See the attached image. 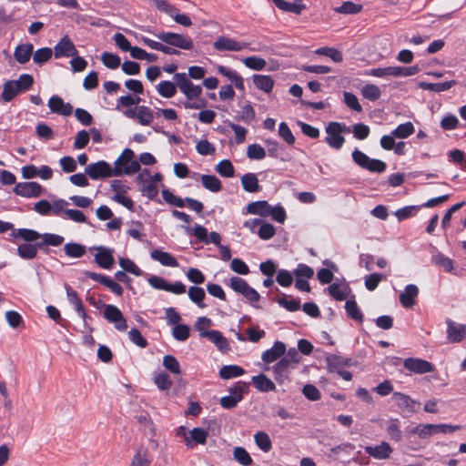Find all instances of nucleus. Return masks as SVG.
<instances>
[{
	"mask_svg": "<svg viewBox=\"0 0 466 466\" xmlns=\"http://www.w3.org/2000/svg\"><path fill=\"white\" fill-rule=\"evenodd\" d=\"M157 39L161 42L154 41L146 36L141 37V41L149 48L160 51L166 55H179L180 51L177 48L183 50H192L194 43L190 36L173 32H159L155 34Z\"/></svg>",
	"mask_w": 466,
	"mask_h": 466,
	"instance_id": "f257e3e1",
	"label": "nucleus"
},
{
	"mask_svg": "<svg viewBox=\"0 0 466 466\" xmlns=\"http://www.w3.org/2000/svg\"><path fill=\"white\" fill-rule=\"evenodd\" d=\"M420 72V67L417 65L405 67V66H388L378 67L370 69L369 75L376 77H383L386 76H414Z\"/></svg>",
	"mask_w": 466,
	"mask_h": 466,
	"instance_id": "f03ea898",
	"label": "nucleus"
},
{
	"mask_svg": "<svg viewBox=\"0 0 466 466\" xmlns=\"http://www.w3.org/2000/svg\"><path fill=\"white\" fill-rule=\"evenodd\" d=\"M229 286L235 292L241 294L251 303L258 302L260 299L258 292L239 277H232L229 280Z\"/></svg>",
	"mask_w": 466,
	"mask_h": 466,
	"instance_id": "7ed1b4c3",
	"label": "nucleus"
},
{
	"mask_svg": "<svg viewBox=\"0 0 466 466\" xmlns=\"http://www.w3.org/2000/svg\"><path fill=\"white\" fill-rule=\"evenodd\" d=\"M327 137L325 142L334 149H340L345 143V137L340 134V123L329 122L326 128Z\"/></svg>",
	"mask_w": 466,
	"mask_h": 466,
	"instance_id": "20e7f679",
	"label": "nucleus"
},
{
	"mask_svg": "<svg viewBox=\"0 0 466 466\" xmlns=\"http://www.w3.org/2000/svg\"><path fill=\"white\" fill-rule=\"evenodd\" d=\"M104 308L103 317L113 323L117 330L124 331L127 329V319L116 306L109 304Z\"/></svg>",
	"mask_w": 466,
	"mask_h": 466,
	"instance_id": "39448f33",
	"label": "nucleus"
},
{
	"mask_svg": "<svg viewBox=\"0 0 466 466\" xmlns=\"http://www.w3.org/2000/svg\"><path fill=\"white\" fill-rule=\"evenodd\" d=\"M85 171L94 180L115 176L111 166L104 160L88 165Z\"/></svg>",
	"mask_w": 466,
	"mask_h": 466,
	"instance_id": "423d86ee",
	"label": "nucleus"
},
{
	"mask_svg": "<svg viewBox=\"0 0 466 466\" xmlns=\"http://www.w3.org/2000/svg\"><path fill=\"white\" fill-rule=\"evenodd\" d=\"M403 367L410 372L424 374L432 372L435 367L430 361L418 358H408L403 362Z\"/></svg>",
	"mask_w": 466,
	"mask_h": 466,
	"instance_id": "0eeeda50",
	"label": "nucleus"
},
{
	"mask_svg": "<svg viewBox=\"0 0 466 466\" xmlns=\"http://www.w3.org/2000/svg\"><path fill=\"white\" fill-rule=\"evenodd\" d=\"M13 191L24 198H37L42 195L43 187L37 182H20L15 186Z\"/></svg>",
	"mask_w": 466,
	"mask_h": 466,
	"instance_id": "6e6552de",
	"label": "nucleus"
},
{
	"mask_svg": "<svg viewBox=\"0 0 466 466\" xmlns=\"http://www.w3.org/2000/svg\"><path fill=\"white\" fill-rule=\"evenodd\" d=\"M77 54L78 51L68 35L63 36L54 47V55L56 58L62 56H75Z\"/></svg>",
	"mask_w": 466,
	"mask_h": 466,
	"instance_id": "1a4fd4ad",
	"label": "nucleus"
},
{
	"mask_svg": "<svg viewBox=\"0 0 466 466\" xmlns=\"http://www.w3.org/2000/svg\"><path fill=\"white\" fill-rule=\"evenodd\" d=\"M447 324V339L451 343H459L463 340L466 336V326L456 323L451 319H446Z\"/></svg>",
	"mask_w": 466,
	"mask_h": 466,
	"instance_id": "9d476101",
	"label": "nucleus"
},
{
	"mask_svg": "<svg viewBox=\"0 0 466 466\" xmlns=\"http://www.w3.org/2000/svg\"><path fill=\"white\" fill-rule=\"evenodd\" d=\"M248 46L246 42H238L227 36H219L213 46L218 51H240Z\"/></svg>",
	"mask_w": 466,
	"mask_h": 466,
	"instance_id": "9b49d317",
	"label": "nucleus"
},
{
	"mask_svg": "<svg viewBox=\"0 0 466 466\" xmlns=\"http://www.w3.org/2000/svg\"><path fill=\"white\" fill-rule=\"evenodd\" d=\"M192 234L204 244L213 243L218 247L221 245L220 235L216 231H212L208 235L207 228L201 225H196L192 229Z\"/></svg>",
	"mask_w": 466,
	"mask_h": 466,
	"instance_id": "f8f14e48",
	"label": "nucleus"
},
{
	"mask_svg": "<svg viewBox=\"0 0 466 466\" xmlns=\"http://www.w3.org/2000/svg\"><path fill=\"white\" fill-rule=\"evenodd\" d=\"M96 249L97 252L95 254V262L102 268H111L115 262L114 250L104 246H99Z\"/></svg>",
	"mask_w": 466,
	"mask_h": 466,
	"instance_id": "ddd939ff",
	"label": "nucleus"
},
{
	"mask_svg": "<svg viewBox=\"0 0 466 466\" xmlns=\"http://www.w3.org/2000/svg\"><path fill=\"white\" fill-rule=\"evenodd\" d=\"M48 107L53 113L68 116L73 112V106L69 103H65L58 96H53L48 100Z\"/></svg>",
	"mask_w": 466,
	"mask_h": 466,
	"instance_id": "4468645a",
	"label": "nucleus"
},
{
	"mask_svg": "<svg viewBox=\"0 0 466 466\" xmlns=\"http://www.w3.org/2000/svg\"><path fill=\"white\" fill-rule=\"evenodd\" d=\"M199 336L201 338H206L209 341L213 342L221 351L229 350V344L228 339L218 330L202 331Z\"/></svg>",
	"mask_w": 466,
	"mask_h": 466,
	"instance_id": "2eb2a0df",
	"label": "nucleus"
},
{
	"mask_svg": "<svg viewBox=\"0 0 466 466\" xmlns=\"http://www.w3.org/2000/svg\"><path fill=\"white\" fill-rule=\"evenodd\" d=\"M365 452L374 459L384 460L388 459L392 452V448L388 442H381L376 446H366Z\"/></svg>",
	"mask_w": 466,
	"mask_h": 466,
	"instance_id": "dca6fc26",
	"label": "nucleus"
},
{
	"mask_svg": "<svg viewBox=\"0 0 466 466\" xmlns=\"http://www.w3.org/2000/svg\"><path fill=\"white\" fill-rule=\"evenodd\" d=\"M217 70L221 76L232 82L237 89L244 91V79L235 70L221 65L218 66Z\"/></svg>",
	"mask_w": 466,
	"mask_h": 466,
	"instance_id": "f3484780",
	"label": "nucleus"
},
{
	"mask_svg": "<svg viewBox=\"0 0 466 466\" xmlns=\"http://www.w3.org/2000/svg\"><path fill=\"white\" fill-rule=\"evenodd\" d=\"M149 175H150V172L148 171V169L145 168L142 170L141 173H139L137 179L138 183L143 184L141 191L144 192L145 195L149 199H155L158 194L157 187L153 182H148L144 178L145 176L148 177Z\"/></svg>",
	"mask_w": 466,
	"mask_h": 466,
	"instance_id": "a211bd4d",
	"label": "nucleus"
},
{
	"mask_svg": "<svg viewBox=\"0 0 466 466\" xmlns=\"http://www.w3.org/2000/svg\"><path fill=\"white\" fill-rule=\"evenodd\" d=\"M285 352L286 345L281 341H275L271 349L263 352L261 359L266 363H271L283 356Z\"/></svg>",
	"mask_w": 466,
	"mask_h": 466,
	"instance_id": "6ab92c4d",
	"label": "nucleus"
},
{
	"mask_svg": "<svg viewBox=\"0 0 466 466\" xmlns=\"http://www.w3.org/2000/svg\"><path fill=\"white\" fill-rule=\"evenodd\" d=\"M272 1L279 9L284 12L293 13L296 15L301 14V12L306 8V5L302 3L301 0H295L292 3L287 2L285 0Z\"/></svg>",
	"mask_w": 466,
	"mask_h": 466,
	"instance_id": "aec40b11",
	"label": "nucleus"
},
{
	"mask_svg": "<svg viewBox=\"0 0 466 466\" xmlns=\"http://www.w3.org/2000/svg\"><path fill=\"white\" fill-rule=\"evenodd\" d=\"M419 294L416 285L410 284L405 287L404 291L400 295V302L405 308H410L415 304V299Z\"/></svg>",
	"mask_w": 466,
	"mask_h": 466,
	"instance_id": "412c9836",
	"label": "nucleus"
},
{
	"mask_svg": "<svg viewBox=\"0 0 466 466\" xmlns=\"http://www.w3.org/2000/svg\"><path fill=\"white\" fill-rule=\"evenodd\" d=\"M392 400L396 402L400 409H405L410 412L415 411V407L419 404L416 400H412L410 396L401 393L394 392L392 394Z\"/></svg>",
	"mask_w": 466,
	"mask_h": 466,
	"instance_id": "4be33fe9",
	"label": "nucleus"
},
{
	"mask_svg": "<svg viewBox=\"0 0 466 466\" xmlns=\"http://www.w3.org/2000/svg\"><path fill=\"white\" fill-rule=\"evenodd\" d=\"M34 46L30 43L18 45L14 52V56L19 64H25L33 56Z\"/></svg>",
	"mask_w": 466,
	"mask_h": 466,
	"instance_id": "5701e85b",
	"label": "nucleus"
},
{
	"mask_svg": "<svg viewBox=\"0 0 466 466\" xmlns=\"http://www.w3.org/2000/svg\"><path fill=\"white\" fill-rule=\"evenodd\" d=\"M133 157L134 152L130 148L124 149L122 154L115 161V167H113V172L115 176H122L123 167L127 166V164L133 159Z\"/></svg>",
	"mask_w": 466,
	"mask_h": 466,
	"instance_id": "b1692460",
	"label": "nucleus"
},
{
	"mask_svg": "<svg viewBox=\"0 0 466 466\" xmlns=\"http://www.w3.org/2000/svg\"><path fill=\"white\" fill-rule=\"evenodd\" d=\"M457 83L455 80L445 81L442 83H429V82L421 81V82H419L418 86L420 88H421L423 90H430V91H433L436 93H441V92L449 90L450 88L454 86Z\"/></svg>",
	"mask_w": 466,
	"mask_h": 466,
	"instance_id": "393cba45",
	"label": "nucleus"
},
{
	"mask_svg": "<svg viewBox=\"0 0 466 466\" xmlns=\"http://www.w3.org/2000/svg\"><path fill=\"white\" fill-rule=\"evenodd\" d=\"M151 258L154 260L158 261L163 266L172 268L178 266L177 260L171 254L159 249H154L151 252Z\"/></svg>",
	"mask_w": 466,
	"mask_h": 466,
	"instance_id": "a878e982",
	"label": "nucleus"
},
{
	"mask_svg": "<svg viewBox=\"0 0 466 466\" xmlns=\"http://www.w3.org/2000/svg\"><path fill=\"white\" fill-rule=\"evenodd\" d=\"M241 184L243 189L249 193L258 192L260 190L258 178L254 173H246L241 177Z\"/></svg>",
	"mask_w": 466,
	"mask_h": 466,
	"instance_id": "bb28decb",
	"label": "nucleus"
},
{
	"mask_svg": "<svg viewBox=\"0 0 466 466\" xmlns=\"http://www.w3.org/2000/svg\"><path fill=\"white\" fill-rule=\"evenodd\" d=\"M252 382L259 391L268 392L275 390L276 387L273 381L265 374H259L252 377Z\"/></svg>",
	"mask_w": 466,
	"mask_h": 466,
	"instance_id": "cd10ccee",
	"label": "nucleus"
},
{
	"mask_svg": "<svg viewBox=\"0 0 466 466\" xmlns=\"http://www.w3.org/2000/svg\"><path fill=\"white\" fill-rule=\"evenodd\" d=\"M329 294L336 300H344L348 294L350 292V288L348 285H340L338 283H331L328 287Z\"/></svg>",
	"mask_w": 466,
	"mask_h": 466,
	"instance_id": "c85d7f7f",
	"label": "nucleus"
},
{
	"mask_svg": "<svg viewBox=\"0 0 466 466\" xmlns=\"http://www.w3.org/2000/svg\"><path fill=\"white\" fill-rule=\"evenodd\" d=\"M253 83L258 89L263 90L266 93H270L274 86L272 77L266 75H254Z\"/></svg>",
	"mask_w": 466,
	"mask_h": 466,
	"instance_id": "c756f323",
	"label": "nucleus"
},
{
	"mask_svg": "<svg viewBox=\"0 0 466 466\" xmlns=\"http://www.w3.org/2000/svg\"><path fill=\"white\" fill-rule=\"evenodd\" d=\"M345 309L349 318L360 323H362L363 314L359 309L358 304L354 299V296H352L351 299H347L345 303Z\"/></svg>",
	"mask_w": 466,
	"mask_h": 466,
	"instance_id": "7c9ffc66",
	"label": "nucleus"
},
{
	"mask_svg": "<svg viewBox=\"0 0 466 466\" xmlns=\"http://www.w3.org/2000/svg\"><path fill=\"white\" fill-rule=\"evenodd\" d=\"M173 79L179 90L186 96H188L190 90L194 86L186 73H175Z\"/></svg>",
	"mask_w": 466,
	"mask_h": 466,
	"instance_id": "2f4dec72",
	"label": "nucleus"
},
{
	"mask_svg": "<svg viewBox=\"0 0 466 466\" xmlns=\"http://www.w3.org/2000/svg\"><path fill=\"white\" fill-rule=\"evenodd\" d=\"M269 206L266 200L251 202L247 206V213L267 217Z\"/></svg>",
	"mask_w": 466,
	"mask_h": 466,
	"instance_id": "473e14b6",
	"label": "nucleus"
},
{
	"mask_svg": "<svg viewBox=\"0 0 466 466\" xmlns=\"http://www.w3.org/2000/svg\"><path fill=\"white\" fill-rule=\"evenodd\" d=\"M208 431L202 428H194L190 431V437H186V445L192 447L191 441L197 444H205L208 438Z\"/></svg>",
	"mask_w": 466,
	"mask_h": 466,
	"instance_id": "72a5a7b5",
	"label": "nucleus"
},
{
	"mask_svg": "<svg viewBox=\"0 0 466 466\" xmlns=\"http://www.w3.org/2000/svg\"><path fill=\"white\" fill-rule=\"evenodd\" d=\"M244 373V369L238 365H225L219 370V376L224 380L237 378Z\"/></svg>",
	"mask_w": 466,
	"mask_h": 466,
	"instance_id": "f704fd0d",
	"label": "nucleus"
},
{
	"mask_svg": "<svg viewBox=\"0 0 466 466\" xmlns=\"http://www.w3.org/2000/svg\"><path fill=\"white\" fill-rule=\"evenodd\" d=\"M177 85L176 83L174 82H170V81H167V80H165V81H161L157 86V90L158 92V94L162 96V97H165V98H171L173 97L176 93H177Z\"/></svg>",
	"mask_w": 466,
	"mask_h": 466,
	"instance_id": "c9c22d12",
	"label": "nucleus"
},
{
	"mask_svg": "<svg viewBox=\"0 0 466 466\" xmlns=\"http://www.w3.org/2000/svg\"><path fill=\"white\" fill-rule=\"evenodd\" d=\"M151 461L147 449L139 448L133 456L130 466H149Z\"/></svg>",
	"mask_w": 466,
	"mask_h": 466,
	"instance_id": "e433bc0d",
	"label": "nucleus"
},
{
	"mask_svg": "<svg viewBox=\"0 0 466 466\" xmlns=\"http://www.w3.org/2000/svg\"><path fill=\"white\" fill-rule=\"evenodd\" d=\"M431 263L442 268L446 272L453 271V260L439 252L431 257Z\"/></svg>",
	"mask_w": 466,
	"mask_h": 466,
	"instance_id": "4c0bfd02",
	"label": "nucleus"
},
{
	"mask_svg": "<svg viewBox=\"0 0 466 466\" xmlns=\"http://www.w3.org/2000/svg\"><path fill=\"white\" fill-rule=\"evenodd\" d=\"M20 92L17 89V86L14 80L6 81L3 86V92L1 95L2 99L5 102L12 101Z\"/></svg>",
	"mask_w": 466,
	"mask_h": 466,
	"instance_id": "58836bf2",
	"label": "nucleus"
},
{
	"mask_svg": "<svg viewBox=\"0 0 466 466\" xmlns=\"http://www.w3.org/2000/svg\"><path fill=\"white\" fill-rule=\"evenodd\" d=\"M64 250L66 256L75 258L83 257L86 252V248L84 245L76 242L66 244Z\"/></svg>",
	"mask_w": 466,
	"mask_h": 466,
	"instance_id": "ea45409f",
	"label": "nucleus"
},
{
	"mask_svg": "<svg viewBox=\"0 0 466 466\" xmlns=\"http://www.w3.org/2000/svg\"><path fill=\"white\" fill-rule=\"evenodd\" d=\"M201 182L203 187L211 192H218L222 188L221 181L214 175H202Z\"/></svg>",
	"mask_w": 466,
	"mask_h": 466,
	"instance_id": "a19ab883",
	"label": "nucleus"
},
{
	"mask_svg": "<svg viewBox=\"0 0 466 466\" xmlns=\"http://www.w3.org/2000/svg\"><path fill=\"white\" fill-rule=\"evenodd\" d=\"M386 431L394 441H400L402 439L400 422L398 419H390L387 421Z\"/></svg>",
	"mask_w": 466,
	"mask_h": 466,
	"instance_id": "79ce46f5",
	"label": "nucleus"
},
{
	"mask_svg": "<svg viewBox=\"0 0 466 466\" xmlns=\"http://www.w3.org/2000/svg\"><path fill=\"white\" fill-rule=\"evenodd\" d=\"M12 237L21 238L25 241L32 242L37 240L38 238H41V234L34 229L19 228L17 230L13 231Z\"/></svg>",
	"mask_w": 466,
	"mask_h": 466,
	"instance_id": "37998d69",
	"label": "nucleus"
},
{
	"mask_svg": "<svg viewBox=\"0 0 466 466\" xmlns=\"http://www.w3.org/2000/svg\"><path fill=\"white\" fill-rule=\"evenodd\" d=\"M362 5L359 4H355L351 1L343 2L340 6L334 8V11L338 14L344 15H356L361 12Z\"/></svg>",
	"mask_w": 466,
	"mask_h": 466,
	"instance_id": "c03bdc74",
	"label": "nucleus"
},
{
	"mask_svg": "<svg viewBox=\"0 0 466 466\" xmlns=\"http://www.w3.org/2000/svg\"><path fill=\"white\" fill-rule=\"evenodd\" d=\"M187 294L190 300L196 303L199 308H204L206 306L203 303L206 293L202 288L196 286L190 287L188 289Z\"/></svg>",
	"mask_w": 466,
	"mask_h": 466,
	"instance_id": "a18cd8bd",
	"label": "nucleus"
},
{
	"mask_svg": "<svg viewBox=\"0 0 466 466\" xmlns=\"http://www.w3.org/2000/svg\"><path fill=\"white\" fill-rule=\"evenodd\" d=\"M414 126L411 122H406L399 125L391 134L397 138H407L414 133Z\"/></svg>",
	"mask_w": 466,
	"mask_h": 466,
	"instance_id": "49530a36",
	"label": "nucleus"
},
{
	"mask_svg": "<svg viewBox=\"0 0 466 466\" xmlns=\"http://www.w3.org/2000/svg\"><path fill=\"white\" fill-rule=\"evenodd\" d=\"M254 441L258 447L263 451L268 452L272 448L271 440L268 433L264 431H258L254 435Z\"/></svg>",
	"mask_w": 466,
	"mask_h": 466,
	"instance_id": "de8ad7c7",
	"label": "nucleus"
},
{
	"mask_svg": "<svg viewBox=\"0 0 466 466\" xmlns=\"http://www.w3.org/2000/svg\"><path fill=\"white\" fill-rule=\"evenodd\" d=\"M137 120L139 122V124L143 126L149 125L153 119V112L152 110L145 106H140L137 107Z\"/></svg>",
	"mask_w": 466,
	"mask_h": 466,
	"instance_id": "09e8293b",
	"label": "nucleus"
},
{
	"mask_svg": "<svg viewBox=\"0 0 466 466\" xmlns=\"http://www.w3.org/2000/svg\"><path fill=\"white\" fill-rule=\"evenodd\" d=\"M361 95L366 99L375 101L380 97L381 91L378 86L374 84H367L361 88Z\"/></svg>",
	"mask_w": 466,
	"mask_h": 466,
	"instance_id": "8fccbe9b",
	"label": "nucleus"
},
{
	"mask_svg": "<svg viewBox=\"0 0 466 466\" xmlns=\"http://www.w3.org/2000/svg\"><path fill=\"white\" fill-rule=\"evenodd\" d=\"M52 55H53V51L51 48L42 47V48L37 49L33 54V60L36 65L42 66L52 57Z\"/></svg>",
	"mask_w": 466,
	"mask_h": 466,
	"instance_id": "3c124183",
	"label": "nucleus"
},
{
	"mask_svg": "<svg viewBox=\"0 0 466 466\" xmlns=\"http://www.w3.org/2000/svg\"><path fill=\"white\" fill-rule=\"evenodd\" d=\"M234 459L244 466H250L253 462L249 453L243 447H236L233 451Z\"/></svg>",
	"mask_w": 466,
	"mask_h": 466,
	"instance_id": "603ef678",
	"label": "nucleus"
},
{
	"mask_svg": "<svg viewBox=\"0 0 466 466\" xmlns=\"http://www.w3.org/2000/svg\"><path fill=\"white\" fill-rule=\"evenodd\" d=\"M101 60L104 66L110 69H116L121 64L120 57L109 52H104L101 56Z\"/></svg>",
	"mask_w": 466,
	"mask_h": 466,
	"instance_id": "864d4df0",
	"label": "nucleus"
},
{
	"mask_svg": "<svg viewBox=\"0 0 466 466\" xmlns=\"http://www.w3.org/2000/svg\"><path fill=\"white\" fill-rule=\"evenodd\" d=\"M326 363L327 368L329 372H338L339 370H342V357L336 355V354H330L326 357Z\"/></svg>",
	"mask_w": 466,
	"mask_h": 466,
	"instance_id": "5fc2aeb1",
	"label": "nucleus"
},
{
	"mask_svg": "<svg viewBox=\"0 0 466 466\" xmlns=\"http://www.w3.org/2000/svg\"><path fill=\"white\" fill-rule=\"evenodd\" d=\"M276 234L275 227L268 222L262 220L259 228L258 230V235L261 239L268 240L272 238Z\"/></svg>",
	"mask_w": 466,
	"mask_h": 466,
	"instance_id": "6e6d98bb",
	"label": "nucleus"
},
{
	"mask_svg": "<svg viewBox=\"0 0 466 466\" xmlns=\"http://www.w3.org/2000/svg\"><path fill=\"white\" fill-rule=\"evenodd\" d=\"M216 171L224 177H232L234 176V167L228 159L221 160L217 165Z\"/></svg>",
	"mask_w": 466,
	"mask_h": 466,
	"instance_id": "4d7b16f0",
	"label": "nucleus"
},
{
	"mask_svg": "<svg viewBox=\"0 0 466 466\" xmlns=\"http://www.w3.org/2000/svg\"><path fill=\"white\" fill-rule=\"evenodd\" d=\"M315 53L317 55L326 56L336 63H339L343 59L341 52L332 47H320L317 49Z\"/></svg>",
	"mask_w": 466,
	"mask_h": 466,
	"instance_id": "13d9d810",
	"label": "nucleus"
},
{
	"mask_svg": "<svg viewBox=\"0 0 466 466\" xmlns=\"http://www.w3.org/2000/svg\"><path fill=\"white\" fill-rule=\"evenodd\" d=\"M189 327L186 324H177L172 329V336L178 341H185L189 337Z\"/></svg>",
	"mask_w": 466,
	"mask_h": 466,
	"instance_id": "bf43d9fd",
	"label": "nucleus"
},
{
	"mask_svg": "<svg viewBox=\"0 0 466 466\" xmlns=\"http://www.w3.org/2000/svg\"><path fill=\"white\" fill-rule=\"evenodd\" d=\"M18 255L24 259H32L36 257L35 247L30 243H24L17 248Z\"/></svg>",
	"mask_w": 466,
	"mask_h": 466,
	"instance_id": "052dcab7",
	"label": "nucleus"
},
{
	"mask_svg": "<svg viewBox=\"0 0 466 466\" xmlns=\"http://www.w3.org/2000/svg\"><path fill=\"white\" fill-rule=\"evenodd\" d=\"M161 194H162L163 199L169 205H172L177 208L185 207V201H184L185 199H182L181 198L175 196L167 188L162 189Z\"/></svg>",
	"mask_w": 466,
	"mask_h": 466,
	"instance_id": "680f3d73",
	"label": "nucleus"
},
{
	"mask_svg": "<svg viewBox=\"0 0 466 466\" xmlns=\"http://www.w3.org/2000/svg\"><path fill=\"white\" fill-rule=\"evenodd\" d=\"M244 65L253 70H262L267 63L266 60L258 56H248L243 60Z\"/></svg>",
	"mask_w": 466,
	"mask_h": 466,
	"instance_id": "e2e57ef3",
	"label": "nucleus"
},
{
	"mask_svg": "<svg viewBox=\"0 0 466 466\" xmlns=\"http://www.w3.org/2000/svg\"><path fill=\"white\" fill-rule=\"evenodd\" d=\"M247 156L250 159L260 160L266 157V151L260 145L251 144L248 147Z\"/></svg>",
	"mask_w": 466,
	"mask_h": 466,
	"instance_id": "0e129e2a",
	"label": "nucleus"
},
{
	"mask_svg": "<svg viewBox=\"0 0 466 466\" xmlns=\"http://www.w3.org/2000/svg\"><path fill=\"white\" fill-rule=\"evenodd\" d=\"M17 86L18 91L25 92L34 84V77L29 74H22L17 80H14Z\"/></svg>",
	"mask_w": 466,
	"mask_h": 466,
	"instance_id": "69168bd1",
	"label": "nucleus"
},
{
	"mask_svg": "<svg viewBox=\"0 0 466 466\" xmlns=\"http://www.w3.org/2000/svg\"><path fill=\"white\" fill-rule=\"evenodd\" d=\"M163 366L174 374H180V365L177 360L172 355H166L163 358Z\"/></svg>",
	"mask_w": 466,
	"mask_h": 466,
	"instance_id": "338daca9",
	"label": "nucleus"
},
{
	"mask_svg": "<svg viewBox=\"0 0 466 466\" xmlns=\"http://www.w3.org/2000/svg\"><path fill=\"white\" fill-rule=\"evenodd\" d=\"M384 279L380 273H371L365 277V287L368 290L373 291L377 289L380 282Z\"/></svg>",
	"mask_w": 466,
	"mask_h": 466,
	"instance_id": "774afa93",
	"label": "nucleus"
}]
</instances>
